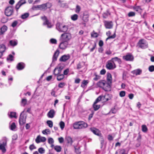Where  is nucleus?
<instances>
[{
	"instance_id": "603ef678",
	"label": "nucleus",
	"mask_w": 154,
	"mask_h": 154,
	"mask_svg": "<svg viewBox=\"0 0 154 154\" xmlns=\"http://www.w3.org/2000/svg\"><path fill=\"white\" fill-rule=\"evenodd\" d=\"M75 151L76 153L77 154H79L81 152L80 150L79 147H78L77 148H76L75 147Z\"/></svg>"
},
{
	"instance_id": "aec40b11",
	"label": "nucleus",
	"mask_w": 154,
	"mask_h": 154,
	"mask_svg": "<svg viewBox=\"0 0 154 154\" xmlns=\"http://www.w3.org/2000/svg\"><path fill=\"white\" fill-rule=\"evenodd\" d=\"M112 78L111 74L110 73H107V84H109L111 86L112 83Z\"/></svg>"
},
{
	"instance_id": "5701e85b",
	"label": "nucleus",
	"mask_w": 154,
	"mask_h": 154,
	"mask_svg": "<svg viewBox=\"0 0 154 154\" xmlns=\"http://www.w3.org/2000/svg\"><path fill=\"white\" fill-rule=\"evenodd\" d=\"M6 47L5 45L3 44H0V52L3 53L5 52L6 50Z\"/></svg>"
},
{
	"instance_id": "4be33fe9",
	"label": "nucleus",
	"mask_w": 154,
	"mask_h": 154,
	"mask_svg": "<svg viewBox=\"0 0 154 154\" xmlns=\"http://www.w3.org/2000/svg\"><path fill=\"white\" fill-rule=\"evenodd\" d=\"M131 73L136 75H140L142 73V70L140 69H137L131 72Z\"/></svg>"
},
{
	"instance_id": "052dcab7",
	"label": "nucleus",
	"mask_w": 154,
	"mask_h": 154,
	"mask_svg": "<svg viewBox=\"0 0 154 154\" xmlns=\"http://www.w3.org/2000/svg\"><path fill=\"white\" fill-rule=\"evenodd\" d=\"M65 85V84L64 82H60L58 85L59 88H62Z\"/></svg>"
},
{
	"instance_id": "6e6552de",
	"label": "nucleus",
	"mask_w": 154,
	"mask_h": 154,
	"mask_svg": "<svg viewBox=\"0 0 154 154\" xmlns=\"http://www.w3.org/2000/svg\"><path fill=\"white\" fill-rule=\"evenodd\" d=\"M138 45L139 47L143 49H145L148 47L147 42L143 39L139 40L138 42Z\"/></svg>"
},
{
	"instance_id": "72a5a7b5",
	"label": "nucleus",
	"mask_w": 154,
	"mask_h": 154,
	"mask_svg": "<svg viewBox=\"0 0 154 154\" xmlns=\"http://www.w3.org/2000/svg\"><path fill=\"white\" fill-rule=\"evenodd\" d=\"M38 7L39 9L41 10L45 11L46 10L44 4L41 5H38Z\"/></svg>"
},
{
	"instance_id": "a878e982",
	"label": "nucleus",
	"mask_w": 154,
	"mask_h": 154,
	"mask_svg": "<svg viewBox=\"0 0 154 154\" xmlns=\"http://www.w3.org/2000/svg\"><path fill=\"white\" fill-rule=\"evenodd\" d=\"M133 9L137 12L139 13H141L142 11V9L140 6H134L133 7Z\"/></svg>"
},
{
	"instance_id": "f3484780",
	"label": "nucleus",
	"mask_w": 154,
	"mask_h": 154,
	"mask_svg": "<svg viewBox=\"0 0 154 154\" xmlns=\"http://www.w3.org/2000/svg\"><path fill=\"white\" fill-rule=\"evenodd\" d=\"M105 27L106 29H111L112 28L113 24L111 21H105L104 22Z\"/></svg>"
},
{
	"instance_id": "5fc2aeb1",
	"label": "nucleus",
	"mask_w": 154,
	"mask_h": 154,
	"mask_svg": "<svg viewBox=\"0 0 154 154\" xmlns=\"http://www.w3.org/2000/svg\"><path fill=\"white\" fill-rule=\"evenodd\" d=\"M95 77L94 78V80L97 81L100 78V76L98 75H97L96 74H95Z\"/></svg>"
},
{
	"instance_id": "58836bf2",
	"label": "nucleus",
	"mask_w": 154,
	"mask_h": 154,
	"mask_svg": "<svg viewBox=\"0 0 154 154\" xmlns=\"http://www.w3.org/2000/svg\"><path fill=\"white\" fill-rule=\"evenodd\" d=\"M8 61H13L14 60V56L11 54H9L7 58Z\"/></svg>"
},
{
	"instance_id": "cd10ccee",
	"label": "nucleus",
	"mask_w": 154,
	"mask_h": 154,
	"mask_svg": "<svg viewBox=\"0 0 154 154\" xmlns=\"http://www.w3.org/2000/svg\"><path fill=\"white\" fill-rule=\"evenodd\" d=\"M89 15L88 14H84L83 17V20L85 22H87L88 21Z\"/></svg>"
},
{
	"instance_id": "3c124183",
	"label": "nucleus",
	"mask_w": 154,
	"mask_h": 154,
	"mask_svg": "<svg viewBox=\"0 0 154 154\" xmlns=\"http://www.w3.org/2000/svg\"><path fill=\"white\" fill-rule=\"evenodd\" d=\"M16 113L15 112H10V116L11 118H16Z\"/></svg>"
},
{
	"instance_id": "338daca9",
	"label": "nucleus",
	"mask_w": 154,
	"mask_h": 154,
	"mask_svg": "<svg viewBox=\"0 0 154 154\" xmlns=\"http://www.w3.org/2000/svg\"><path fill=\"white\" fill-rule=\"evenodd\" d=\"M21 6V5L19 4L18 2L16 4L15 6V8L17 11H18V10L20 8Z\"/></svg>"
},
{
	"instance_id": "e2e57ef3",
	"label": "nucleus",
	"mask_w": 154,
	"mask_h": 154,
	"mask_svg": "<svg viewBox=\"0 0 154 154\" xmlns=\"http://www.w3.org/2000/svg\"><path fill=\"white\" fill-rule=\"evenodd\" d=\"M149 70L150 72H152L154 71V66H150L149 67Z\"/></svg>"
},
{
	"instance_id": "c9c22d12",
	"label": "nucleus",
	"mask_w": 154,
	"mask_h": 154,
	"mask_svg": "<svg viewBox=\"0 0 154 154\" xmlns=\"http://www.w3.org/2000/svg\"><path fill=\"white\" fill-rule=\"evenodd\" d=\"M44 4L45 7L46 9L51 8L52 6L50 2H48Z\"/></svg>"
},
{
	"instance_id": "a18cd8bd",
	"label": "nucleus",
	"mask_w": 154,
	"mask_h": 154,
	"mask_svg": "<svg viewBox=\"0 0 154 154\" xmlns=\"http://www.w3.org/2000/svg\"><path fill=\"white\" fill-rule=\"evenodd\" d=\"M60 126L62 130H63L65 127V123L63 121H61L60 122Z\"/></svg>"
},
{
	"instance_id": "423d86ee",
	"label": "nucleus",
	"mask_w": 154,
	"mask_h": 154,
	"mask_svg": "<svg viewBox=\"0 0 154 154\" xmlns=\"http://www.w3.org/2000/svg\"><path fill=\"white\" fill-rule=\"evenodd\" d=\"M3 141L0 144V150L4 153L6 151L5 147L7 146V139L6 137H4L3 138Z\"/></svg>"
},
{
	"instance_id": "6e6d98bb",
	"label": "nucleus",
	"mask_w": 154,
	"mask_h": 154,
	"mask_svg": "<svg viewBox=\"0 0 154 154\" xmlns=\"http://www.w3.org/2000/svg\"><path fill=\"white\" fill-rule=\"evenodd\" d=\"M116 32H115L114 34L112 35H110L106 39V40H107L110 38H114L115 37Z\"/></svg>"
},
{
	"instance_id": "37998d69",
	"label": "nucleus",
	"mask_w": 154,
	"mask_h": 154,
	"mask_svg": "<svg viewBox=\"0 0 154 154\" xmlns=\"http://www.w3.org/2000/svg\"><path fill=\"white\" fill-rule=\"evenodd\" d=\"M47 123L48 126L50 128H52L53 126V122L51 120H48L47 122Z\"/></svg>"
},
{
	"instance_id": "4d7b16f0",
	"label": "nucleus",
	"mask_w": 154,
	"mask_h": 154,
	"mask_svg": "<svg viewBox=\"0 0 154 154\" xmlns=\"http://www.w3.org/2000/svg\"><path fill=\"white\" fill-rule=\"evenodd\" d=\"M50 42L51 43L53 44H56L57 43V40L54 38H51L50 40Z\"/></svg>"
},
{
	"instance_id": "79ce46f5",
	"label": "nucleus",
	"mask_w": 154,
	"mask_h": 154,
	"mask_svg": "<svg viewBox=\"0 0 154 154\" xmlns=\"http://www.w3.org/2000/svg\"><path fill=\"white\" fill-rule=\"evenodd\" d=\"M110 14L108 11H106L103 14V17L104 18H106Z\"/></svg>"
},
{
	"instance_id": "7ed1b4c3",
	"label": "nucleus",
	"mask_w": 154,
	"mask_h": 154,
	"mask_svg": "<svg viewBox=\"0 0 154 154\" xmlns=\"http://www.w3.org/2000/svg\"><path fill=\"white\" fill-rule=\"evenodd\" d=\"M56 28L59 32H66L68 29V27L67 26L59 23H57Z\"/></svg>"
},
{
	"instance_id": "dca6fc26",
	"label": "nucleus",
	"mask_w": 154,
	"mask_h": 154,
	"mask_svg": "<svg viewBox=\"0 0 154 154\" xmlns=\"http://www.w3.org/2000/svg\"><path fill=\"white\" fill-rule=\"evenodd\" d=\"M70 58L69 54L64 55L62 56L59 59L60 61L65 62L69 60Z\"/></svg>"
},
{
	"instance_id": "ddd939ff",
	"label": "nucleus",
	"mask_w": 154,
	"mask_h": 154,
	"mask_svg": "<svg viewBox=\"0 0 154 154\" xmlns=\"http://www.w3.org/2000/svg\"><path fill=\"white\" fill-rule=\"evenodd\" d=\"M41 18L43 20H45V21L43 23V24L44 25H47V27L48 28H51L52 27V25H51V23L47 19V18L46 16H44L42 17H41Z\"/></svg>"
},
{
	"instance_id": "2f4dec72",
	"label": "nucleus",
	"mask_w": 154,
	"mask_h": 154,
	"mask_svg": "<svg viewBox=\"0 0 154 154\" xmlns=\"http://www.w3.org/2000/svg\"><path fill=\"white\" fill-rule=\"evenodd\" d=\"M97 103H94L93 104V107L94 108V110L95 111H96L99 108H100V105H98L96 104Z\"/></svg>"
},
{
	"instance_id": "0e129e2a",
	"label": "nucleus",
	"mask_w": 154,
	"mask_h": 154,
	"mask_svg": "<svg viewBox=\"0 0 154 154\" xmlns=\"http://www.w3.org/2000/svg\"><path fill=\"white\" fill-rule=\"evenodd\" d=\"M18 24V22L17 21H14L11 24V26L13 27H14L16 26Z\"/></svg>"
},
{
	"instance_id": "c03bdc74",
	"label": "nucleus",
	"mask_w": 154,
	"mask_h": 154,
	"mask_svg": "<svg viewBox=\"0 0 154 154\" xmlns=\"http://www.w3.org/2000/svg\"><path fill=\"white\" fill-rule=\"evenodd\" d=\"M48 142L49 144H54V141L53 138L51 137H49L48 139Z\"/></svg>"
},
{
	"instance_id": "f257e3e1",
	"label": "nucleus",
	"mask_w": 154,
	"mask_h": 154,
	"mask_svg": "<svg viewBox=\"0 0 154 154\" xmlns=\"http://www.w3.org/2000/svg\"><path fill=\"white\" fill-rule=\"evenodd\" d=\"M97 86L102 88L106 91H110L111 90V86L109 84H107V82L104 80H101L97 83Z\"/></svg>"
},
{
	"instance_id": "69168bd1",
	"label": "nucleus",
	"mask_w": 154,
	"mask_h": 154,
	"mask_svg": "<svg viewBox=\"0 0 154 154\" xmlns=\"http://www.w3.org/2000/svg\"><path fill=\"white\" fill-rule=\"evenodd\" d=\"M96 42H94V45L93 46V47L91 49H90V52H93L94 49H95V48L96 47Z\"/></svg>"
},
{
	"instance_id": "774afa93",
	"label": "nucleus",
	"mask_w": 154,
	"mask_h": 154,
	"mask_svg": "<svg viewBox=\"0 0 154 154\" xmlns=\"http://www.w3.org/2000/svg\"><path fill=\"white\" fill-rule=\"evenodd\" d=\"M119 154H127L125 153V149H121L120 150L119 152Z\"/></svg>"
},
{
	"instance_id": "393cba45",
	"label": "nucleus",
	"mask_w": 154,
	"mask_h": 154,
	"mask_svg": "<svg viewBox=\"0 0 154 154\" xmlns=\"http://www.w3.org/2000/svg\"><path fill=\"white\" fill-rule=\"evenodd\" d=\"M111 95L110 94H105L103 97L104 98V100L106 101H108L111 99Z\"/></svg>"
},
{
	"instance_id": "9d476101",
	"label": "nucleus",
	"mask_w": 154,
	"mask_h": 154,
	"mask_svg": "<svg viewBox=\"0 0 154 154\" xmlns=\"http://www.w3.org/2000/svg\"><path fill=\"white\" fill-rule=\"evenodd\" d=\"M23 111L20 114L19 119V123L21 125H23L26 122V116L23 114Z\"/></svg>"
},
{
	"instance_id": "c85d7f7f",
	"label": "nucleus",
	"mask_w": 154,
	"mask_h": 154,
	"mask_svg": "<svg viewBox=\"0 0 154 154\" xmlns=\"http://www.w3.org/2000/svg\"><path fill=\"white\" fill-rule=\"evenodd\" d=\"M9 44L11 45L14 46L16 45H17V41L11 40L10 41Z\"/></svg>"
},
{
	"instance_id": "4c0bfd02",
	"label": "nucleus",
	"mask_w": 154,
	"mask_h": 154,
	"mask_svg": "<svg viewBox=\"0 0 154 154\" xmlns=\"http://www.w3.org/2000/svg\"><path fill=\"white\" fill-rule=\"evenodd\" d=\"M142 130L144 132H146L148 129L146 126L145 125H142Z\"/></svg>"
},
{
	"instance_id": "8fccbe9b",
	"label": "nucleus",
	"mask_w": 154,
	"mask_h": 154,
	"mask_svg": "<svg viewBox=\"0 0 154 154\" xmlns=\"http://www.w3.org/2000/svg\"><path fill=\"white\" fill-rule=\"evenodd\" d=\"M135 13L132 11L130 12L128 14V16L129 17H134L135 16Z\"/></svg>"
},
{
	"instance_id": "b1692460",
	"label": "nucleus",
	"mask_w": 154,
	"mask_h": 154,
	"mask_svg": "<svg viewBox=\"0 0 154 154\" xmlns=\"http://www.w3.org/2000/svg\"><path fill=\"white\" fill-rule=\"evenodd\" d=\"M7 27L6 26L4 25L0 29V35L3 34L7 29Z\"/></svg>"
},
{
	"instance_id": "e433bc0d",
	"label": "nucleus",
	"mask_w": 154,
	"mask_h": 154,
	"mask_svg": "<svg viewBox=\"0 0 154 154\" xmlns=\"http://www.w3.org/2000/svg\"><path fill=\"white\" fill-rule=\"evenodd\" d=\"M27 100L26 99H23L21 101V105L25 106L27 103Z\"/></svg>"
},
{
	"instance_id": "864d4df0",
	"label": "nucleus",
	"mask_w": 154,
	"mask_h": 154,
	"mask_svg": "<svg viewBox=\"0 0 154 154\" xmlns=\"http://www.w3.org/2000/svg\"><path fill=\"white\" fill-rule=\"evenodd\" d=\"M125 95V92L124 91H122L120 92L119 95L121 97H124Z\"/></svg>"
},
{
	"instance_id": "c756f323",
	"label": "nucleus",
	"mask_w": 154,
	"mask_h": 154,
	"mask_svg": "<svg viewBox=\"0 0 154 154\" xmlns=\"http://www.w3.org/2000/svg\"><path fill=\"white\" fill-rule=\"evenodd\" d=\"M89 81L87 80H84L83 81L82 84L81 85V87L84 88L88 83Z\"/></svg>"
},
{
	"instance_id": "20e7f679",
	"label": "nucleus",
	"mask_w": 154,
	"mask_h": 154,
	"mask_svg": "<svg viewBox=\"0 0 154 154\" xmlns=\"http://www.w3.org/2000/svg\"><path fill=\"white\" fill-rule=\"evenodd\" d=\"M71 35L68 33H65L62 34L60 38V41H68L71 39Z\"/></svg>"
},
{
	"instance_id": "2eb2a0df",
	"label": "nucleus",
	"mask_w": 154,
	"mask_h": 154,
	"mask_svg": "<svg viewBox=\"0 0 154 154\" xmlns=\"http://www.w3.org/2000/svg\"><path fill=\"white\" fill-rule=\"evenodd\" d=\"M90 130L94 134L98 136H100L101 135L100 131L97 129L95 128H91Z\"/></svg>"
},
{
	"instance_id": "13d9d810",
	"label": "nucleus",
	"mask_w": 154,
	"mask_h": 154,
	"mask_svg": "<svg viewBox=\"0 0 154 154\" xmlns=\"http://www.w3.org/2000/svg\"><path fill=\"white\" fill-rule=\"evenodd\" d=\"M81 10V8L78 5H77L76 6V10H75V12L76 13H79L80 12Z\"/></svg>"
},
{
	"instance_id": "f704fd0d",
	"label": "nucleus",
	"mask_w": 154,
	"mask_h": 154,
	"mask_svg": "<svg viewBox=\"0 0 154 154\" xmlns=\"http://www.w3.org/2000/svg\"><path fill=\"white\" fill-rule=\"evenodd\" d=\"M91 36L92 37L97 38L98 37V34L97 33L95 32L94 31L91 33Z\"/></svg>"
},
{
	"instance_id": "f03ea898",
	"label": "nucleus",
	"mask_w": 154,
	"mask_h": 154,
	"mask_svg": "<svg viewBox=\"0 0 154 154\" xmlns=\"http://www.w3.org/2000/svg\"><path fill=\"white\" fill-rule=\"evenodd\" d=\"M87 124L83 121L75 123L73 125L74 128L75 129L85 128L87 127Z\"/></svg>"
},
{
	"instance_id": "1a4fd4ad",
	"label": "nucleus",
	"mask_w": 154,
	"mask_h": 154,
	"mask_svg": "<svg viewBox=\"0 0 154 154\" xmlns=\"http://www.w3.org/2000/svg\"><path fill=\"white\" fill-rule=\"evenodd\" d=\"M14 13V10L13 7L9 6L7 7L5 10V14L7 16H10Z\"/></svg>"
},
{
	"instance_id": "39448f33",
	"label": "nucleus",
	"mask_w": 154,
	"mask_h": 154,
	"mask_svg": "<svg viewBox=\"0 0 154 154\" xmlns=\"http://www.w3.org/2000/svg\"><path fill=\"white\" fill-rule=\"evenodd\" d=\"M116 61V57L112 58L111 60H109L107 62L106 67L109 69H113L115 66V62Z\"/></svg>"
},
{
	"instance_id": "6ab92c4d",
	"label": "nucleus",
	"mask_w": 154,
	"mask_h": 154,
	"mask_svg": "<svg viewBox=\"0 0 154 154\" xmlns=\"http://www.w3.org/2000/svg\"><path fill=\"white\" fill-rule=\"evenodd\" d=\"M60 53V52L58 49H57L54 52L53 57L52 59L53 61H56L57 57Z\"/></svg>"
},
{
	"instance_id": "de8ad7c7",
	"label": "nucleus",
	"mask_w": 154,
	"mask_h": 154,
	"mask_svg": "<svg viewBox=\"0 0 154 154\" xmlns=\"http://www.w3.org/2000/svg\"><path fill=\"white\" fill-rule=\"evenodd\" d=\"M38 151L39 153L42 154L44 153L45 150L43 148L41 147L38 149Z\"/></svg>"
},
{
	"instance_id": "a19ab883",
	"label": "nucleus",
	"mask_w": 154,
	"mask_h": 154,
	"mask_svg": "<svg viewBox=\"0 0 154 154\" xmlns=\"http://www.w3.org/2000/svg\"><path fill=\"white\" fill-rule=\"evenodd\" d=\"M42 133L44 134L47 135L48 134H50V131L49 129H45L42 131Z\"/></svg>"
},
{
	"instance_id": "09e8293b",
	"label": "nucleus",
	"mask_w": 154,
	"mask_h": 154,
	"mask_svg": "<svg viewBox=\"0 0 154 154\" xmlns=\"http://www.w3.org/2000/svg\"><path fill=\"white\" fill-rule=\"evenodd\" d=\"M16 128L15 123L13 122L10 126V129L11 130H14Z\"/></svg>"
},
{
	"instance_id": "4468645a",
	"label": "nucleus",
	"mask_w": 154,
	"mask_h": 154,
	"mask_svg": "<svg viewBox=\"0 0 154 154\" xmlns=\"http://www.w3.org/2000/svg\"><path fill=\"white\" fill-rule=\"evenodd\" d=\"M61 42L59 45V48L62 49L64 50L66 49L68 46L69 44L68 42L66 41H60Z\"/></svg>"
},
{
	"instance_id": "ea45409f",
	"label": "nucleus",
	"mask_w": 154,
	"mask_h": 154,
	"mask_svg": "<svg viewBox=\"0 0 154 154\" xmlns=\"http://www.w3.org/2000/svg\"><path fill=\"white\" fill-rule=\"evenodd\" d=\"M78 18V15L77 14H74L72 15L71 17L72 20L73 21H75L77 20Z\"/></svg>"
},
{
	"instance_id": "9b49d317",
	"label": "nucleus",
	"mask_w": 154,
	"mask_h": 154,
	"mask_svg": "<svg viewBox=\"0 0 154 154\" xmlns=\"http://www.w3.org/2000/svg\"><path fill=\"white\" fill-rule=\"evenodd\" d=\"M123 58L126 61H132L133 60L134 57L132 54L128 53L123 56Z\"/></svg>"
},
{
	"instance_id": "a211bd4d",
	"label": "nucleus",
	"mask_w": 154,
	"mask_h": 154,
	"mask_svg": "<svg viewBox=\"0 0 154 154\" xmlns=\"http://www.w3.org/2000/svg\"><path fill=\"white\" fill-rule=\"evenodd\" d=\"M55 112L53 109L50 110L47 114V116L49 118H53L54 117Z\"/></svg>"
},
{
	"instance_id": "0eeeda50",
	"label": "nucleus",
	"mask_w": 154,
	"mask_h": 154,
	"mask_svg": "<svg viewBox=\"0 0 154 154\" xmlns=\"http://www.w3.org/2000/svg\"><path fill=\"white\" fill-rule=\"evenodd\" d=\"M63 68V66L61 65H58L54 69L53 74L55 75L60 74Z\"/></svg>"
},
{
	"instance_id": "f8f14e48",
	"label": "nucleus",
	"mask_w": 154,
	"mask_h": 154,
	"mask_svg": "<svg viewBox=\"0 0 154 154\" xmlns=\"http://www.w3.org/2000/svg\"><path fill=\"white\" fill-rule=\"evenodd\" d=\"M46 140V138L43 137H41L40 135H39L37 136L35 140V142L37 143H38L40 142H45Z\"/></svg>"
},
{
	"instance_id": "412c9836",
	"label": "nucleus",
	"mask_w": 154,
	"mask_h": 154,
	"mask_svg": "<svg viewBox=\"0 0 154 154\" xmlns=\"http://www.w3.org/2000/svg\"><path fill=\"white\" fill-rule=\"evenodd\" d=\"M25 67V65L23 63H19L17 66V68L18 70H21Z\"/></svg>"
},
{
	"instance_id": "680f3d73",
	"label": "nucleus",
	"mask_w": 154,
	"mask_h": 154,
	"mask_svg": "<svg viewBox=\"0 0 154 154\" xmlns=\"http://www.w3.org/2000/svg\"><path fill=\"white\" fill-rule=\"evenodd\" d=\"M21 6L26 3V0H20L18 2Z\"/></svg>"
},
{
	"instance_id": "bf43d9fd",
	"label": "nucleus",
	"mask_w": 154,
	"mask_h": 154,
	"mask_svg": "<svg viewBox=\"0 0 154 154\" xmlns=\"http://www.w3.org/2000/svg\"><path fill=\"white\" fill-rule=\"evenodd\" d=\"M102 97L101 96H99L98 97L94 103H97L98 102L100 101L102 99Z\"/></svg>"
},
{
	"instance_id": "7c9ffc66",
	"label": "nucleus",
	"mask_w": 154,
	"mask_h": 154,
	"mask_svg": "<svg viewBox=\"0 0 154 154\" xmlns=\"http://www.w3.org/2000/svg\"><path fill=\"white\" fill-rule=\"evenodd\" d=\"M57 75V79L59 81H61L64 77V75L63 74H60Z\"/></svg>"
},
{
	"instance_id": "bb28decb",
	"label": "nucleus",
	"mask_w": 154,
	"mask_h": 154,
	"mask_svg": "<svg viewBox=\"0 0 154 154\" xmlns=\"http://www.w3.org/2000/svg\"><path fill=\"white\" fill-rule=\"evenodd\" d=\"M66 140L67 142L70 144H72V138L69 136H66Z\"/></svg>"
},
{
	"instance_id": "473e14b6",
	"label": "nucleus",
	"mask_w": 154,
	"mask_h": 154,
	"mask_svg": "<svg viewBox=\"0 0 154 154\" xmlns=\"http://www.w3.org/2000/svg\"><path fill=\"white\" fill-rule=\"evenodd\" d=\"M54 149L57 152H59L61 150V147L59 146H54Z\"/></svg>"
},
{
	"instance_id": "49530a36",
	"label": "nucleus",
	"mask_w": 154,
	"mask_h": 154,
	"mask_svg": "<svg viewBox=\"0 0 154 154\" xmlns=\"http://www.w3.org/2000/svg\"><path fill=\"white\" fill-rule=\"evenodd\" d=\"M29 16V14L25 13L21 15V18L23 19H24L27 18Z\"/></svg>"
}]
</instances>
